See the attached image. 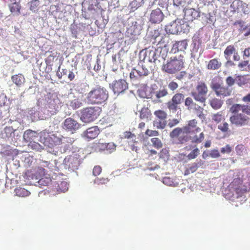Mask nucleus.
I'll return each instance as SVG.
<instances>
[{
	"instance_id": "f257e3e1",
	"label": "nucleus",
	"mask_w": 250,
	"mask_h": 250,
	"mask_svg": "<svg viewBox=\"0 0 250 250\" xmlns=\"http://www.w3.org/2000/svg\"><path fill=\"white\" fill-rule=\"evenodd\" d=\"M146 56L143 60L141 61L138 66L133 68L130 73V78L131 79L137 80L140 77H145L149 74V68L148 65L149 62H154L156 60V53L154 51H150L148 53V58L146 59Z\"/></svg>"
},
{
	"instance_id": "f03ea898",
	"label": "nucleus",
	"mask_w": 250,
	"mask_h": 250,
	"mask_svg": "<svg viewBox=\"0 0 250 250\" xmlns=\"http://www.w3.org/2000/svg\"><path fill=\"white\" fill-rule=\"evenodd\" d=\"M185 57L183 54L170 57L162 67L163 71L170 74H174L185 68Z\"/></svg>"
},
{
	"instance_id": "7ed1b4c3",
	"label": "nucleus",
	"mask_w": 250,
	"mask_h": 250,
	"mask_svg": "<svg viewBox=\"0 0 250 250\" xmlns=\"http://www.w3.org/2000/svg\"><path fill=\"white\" fill-rule=\"evenodd\" d=\"M108 97V92L105 88L97 86L86 94V100L88 104H101L107 100Z\"/></svg>"
},
{
	"instance_id": "20e7f679",
	"label": "nucleus",
	"mask_w": 250,
	"mask_h": 250,
	"mask_svg": "<svg viewBox=\"0 0 250 250\" xmlns=\"http://www.w3.org/2000/svg\"><path fill=\"white\" fill-rule=\"evenodd\" d=\"M101 109L98 106H89L81 110L80 119L84 123H89L96 120L99 116Z\"/></svg>"
},
{
	"instance_id": "39448f33",
	"label": "nucleus",
	"mask_w": 250,
	"mask_h": 250,
	"mask_svg": "<svg viewBox=\"0 0 250 250\" xmlns=\"http://www.w3.org/2000/svg\"><path fill=\"white\" fill-rule=\"evenodd\" d=\"M208 92V88L206 83L204 82H199L196 86V90L191 92V95L196 102L205 106Z\"/></svg>"
},
{
	"instance_id": "423d86ee",
	"label": "nucleus",
	"mask_w": 250,
	"mask_h": 250,
	"mask_svg": "<svg viewBox=\"0 0 250 250\" xmlns=\"http://www.w3.org/2000/svg\"><path fill=\"white\" fill-rule=\"evenodd\" d=\"M210 87L215 94L219 97H228L230 96L232 93V89L227 86H224L222 81L217 82L215 79L211 81Z\"/></svg>"
},
{
	"instance_id": "0eeeda50",
	"label": "nucleus",
	"mask_w": 250,
	"mask_h": 250,
	"mask_svg": "<svg viewBox=\"0 0 250 250\" xmlns=\"http://www.w3.org/2000/svg\"><path fill=\"white\" fill-rule=\"evenodd\" d=\"M187 24L184 21L180 19H176L172 22L166 25L165 30L167 33L171 34H177L182 32H185V27Z\"/></svg>"
},
{
	"instance_id": "6e6552de",
	"label": "nucleus",
	"mask_w": 250,
	"mask_h": 250,
	"mask_svg": "<svg viewBox=\"0 0 250 250\" xmlns=\"http://www.w3.org/2000/svg\"><path fill=\"white\" fill-rule=\"evenodd\" d=\"M60 104V100L57 96L51 95L48 98L45 105L46 113L49 115L55 114L58 109Z\"/></svg>"
},
{
	"instance_id": "1a4fd4ad",
	"label": "nucleus",
	"mask_w": 250,
	"mask_h": 250,
	"mask_svg": "<svg viewBox=\"0 0 250 250\" xmlns=\"http://www.w3.org/2000/svg\"><path fill=\"white\" fill-rule=\"evenodd\" d=\"M184 100V95L180 93L174 94L171 101L167 102V105L170 111L175 112L178 108V105L182 103Z\"/></svg>"
},
{
	"instance_id": "9d476101",
	"label": "nucleus",
	"mask_w": 250,
	"mask_h": 250,
	"mask_svg": "<svg viewBox=\"0 0 250 250\" xmlns=\"http://www.w3.org/2000/svg\"><path fill=\"white\" fill-rule=\"evenodd\" d=\"M187 46L188 42L186 40L175 41L172 45L170 52L173 54L179 53V55L183 54V56H185Z\"/></svg>"
},
{
	"instance_id": "9b49d317",
	"label": "nucleus",
	"mask_w": 250,
	"mask_h": 250,
	"mask_svg": "<svg viewBox=\"0 0 250 250\" xmlns=\"http://www.w3.org/2000/svg\"><path fill=\"white\" fill-rule=\"evenodd\" d=\"M79 158L80 155L78 154H73L65 157L63 163L69 168L77 169L80 164Z\"/></svg>"
},
{
	"instance_id": "f8f14e48",
	"label": "nucleus",
	"mask_w": 250,
	"mask_h": 250,
	"mask_svg": "<svg viewBox=\"0 0 250 250\" xmlns=\"http://www.w3.org/2000/svg\"><path fill=\"white\" fill-rule=\"evenodd\" d=\"M250 119L249 117L242 113L234 114L229 118L231 123L237 126L247 125L249 122Z\"/></svg>"
},
{
	"instance_id": "ddd939ff",
	"label": "nucleus",
	"mask_w": 250,
	"mask_h": 250,
	"mask_svg": "<svg viewBox=\"0 0 250 250\" xmlns=\"http://www.w3.org/2000/svg\"><path fill=\"white\" fill-rule=\"evenodd\" d=\"M225 58L227 60L228 62H232L230 61L231 56H233V60L234 61L240 60V56L233 45H228L224 52Z\"/></svg>"
},
{
	"instance_id": "4468645a",
	"label": "nucleus",
	"mask_w": 250,
	"mask_h": 250,
	"mask_svg": "<svg viewBox=\"0 0 250 250\" xmlns=\"http://www.w3.org/2000/svg\"><path fill=\"white\" fill-rule=\"evenodd\" d=\"M81 125L72 118L66 119L63 123V128L74 133L81 127Z\"/></svg>"
},
{
	"instance_id": "2eb2a0df",
	"label": "nucleus",
	"mask_w": 250,
	"mask_h": 250,
	"mask_svg": "<svg viewBox=\"0 0 250 250\" xmlns=\"http://www.w3.org/2000/svg\"><path fill=\"white\" fill-rule=\"evenodd\" d=\"M112 87L114 93L119 94L124 92L128 88V84L125 80H120L115 81L112 83Z\"/></svg>"
},
{
	"instance_id": "dca6fc26",
	"label": "nucleus",
	"mask_w": 250,
	"mask_h": 250,
	"mask_svg": "<svg viewBox=\"0 0 250 250\" xmlns=\"http://www.w3.org/2000/svg\"><path fill=\"white\" fill-rule=\"evenodd\" d=\"M183 127L186 134H190L194 131H195V133H198L201 131V129L197 126V121L196 119L188 121L187 125Z\"/></svg>"
},
{
	"instance_id": "f3484780",
	"label": "nucleus",
	"mask_w": 250,
	"mask_h": 250,
	"mask_svg": "<svg viewBox=\"0 0 250 250\" xmlns=\"http://www.w3.org/2000/svg\"><path fill=\"white\" fill-rule=\"evenodd\" d=\"M164 17V15L160 9L157 8L151 11L150 15L149 21L152 23H159Z\"/></svg>"
},
{
	"instance_id": "a211bd4d",
	"label": "nucleus",
	"mask_w": 250,
	"mask_h": 250,
	"mask_svg": "<svg viewBox=\"0 0 250 250\" xmlns=\"http://www.w3.org/2000/svg\"><path fill=\"white\" fill-rule=\"evenodd\" d=\"M184 13V19L188 21H192L200 17V13L192 8H185Z\"/></svg>"
},
{
	"instance_id": "6ab92c4d",
	"label": "nucleus",
	"mask_w": 250,
	"mask_h": 250,
	"mask_svg": "<svg viewBox=\"0 0 250 250\" xmlns=\"http://www.w3.org/2000/svg\"><path fill=\"white\" fill-rule=\"evenodd\" d=\"M100 133V130L97 126H94L87 129L83 132V136L87 139H94Z\"/></svg>"
},
{
	"instance_id": "aec40b11",
	"label": "nucleus",
	"mask_w": 250,
	"mask_h": 250,
	"mask_svg": "<svg viewBox=\"0 0 250 250\" xmlns=\"http://www.w3.org/2000/svg\"><path fill=\"white\" fill-rule=\"evenodd\" d=\"M236 83L239 86H243L250 83V75H238L236 77Z\"/></svg>"
},
{
	"instance_id": "412c9836",
	"label": "nucleus",
	"mask_w": 250,
	"mask_h": 250,
	"mask_svg": "<svg viewBox=\"0 0 250 250\" xmlns=\"http://www.w3.org/2000/svg\"><path fill=\"white\" fill-rule=\"evenodd\" d=\"M221 66V62L219 61L217 59H213L209 61L207 67L208 70H214L219 69Z\"/></svg>"
},
{
	"instance_id": "4be33fe9",
	"label": "nucleus",
	"mask_w": 250,
	"mask_h": 250,
	"mask_svg": "<svg viewBox=\"0 0 250 250\" xmlns=\"http://www.w3.org/2000/svg\"><path fill=\"white\" fill-rule=\"evenodd\" d=\"M12 82L17 86H21L25 82V78L21 74L13 75L11 77Z\"/></svg>"
},
{
	"instance_id": "5701e85b",
	"label": "nucleus",
	"mask_w": 250,
	"mask_h": 250,
	"mask_svg": "<svg viewBox=\"0 0 250 250\" xmlns=\"http://www.w3.org/2000/svg\"><path fill=\"white\" fill-rule=\"evenodd\" d=\"M38 134L37 132L30 129L25 131L23 135L24 141H31L38 137Z\"/></svg>"
},
{
	"instance_id": "b1692460",
	"label": "nucleus",
	"mask_w": 250,
	"mask_h": 250,
	"mask_svg": "<svg viewBox=\"0 0 250 250\" xmlns=\"http://www.w3.org/2000/svg\"><path fill=\"white\" fill-rule=\"evenodd\" d=\"M184 134L186 133L184 129V127H176L170 132L169 136L171 138L174 139L177 138L180 135H184Z\"/></svg>"
},
{
	"instance_id": "393cba45",
	"label": "nucleus",
	"mask_w": 250,
	"mask_h": 250,
	"mask_svg": "<svg viewBox=\"0 0 250 250\" xmlns=\"http://www.w3.org/2000/svg\"><path fill=\"white\" fill-rule=\"evenodd\" d=\"M212 121L216 124H218L221 121L225 120V116L223 111H220L216 113L212 114L211 115Z\"/></svg>"
},
{
	"instance_id": "a878e982",
	"label": "nucleus",
	"mask_w": 250,
	"mask_h": 250,
	"mask_svg": "<svg viewBox=\"0 0 250 250\" xmlns=\"http://www.w3.org/2000/svg\"><path fill=\"white\" fill-rule=\"evenodd\" d=\"M10 12L15 15H19L20 14L21 6L19 2H14L9 5Z\"/></svg>"
},
{
	"instance_id": "bb28decb",
	"label": "nucleus",
	"mask_w": 250,
	"mask_h": 250,
	"mask_svg": "<svg viewBox=\"0 0 250 250\" xmlns=\"http://www.w3.org/2000/svg\"><path fill=\"white\" fill-rule=\"evenodd\" d=\"M100 149L104 150H109L110 152L115 149L116 146L114 144L113 142H109L107 143H102L99 146Z\"/></svg>"
},
{
	"instance_id": "cd10ccee",
	"label": "nucleus",
	"mask_w": 250,
	"mask_h": 250,
	"mask_svg": "<svg viewBox=\"0 0 250 250\" xmlns=\"http://www.w3.org/2000/svg\"><path fill=\"white\" fill-rule=\"evenodd\" d=\"M185 105L188 110H195L199 105L195 103L190 97H187L185 101Z\"/></svg>"
},
{
	"instance_id": "c85d7f7f",
	"label": "nucleus",
	"mask_w": 250,
	"mask_h": 250,
	"mask_svg": "<svg viewBox=\"0 0 250 250\" xmlns=\"http://www.w3.org/2000/svg\"><path fill=\"white\" fill-rule=\"evenodd\" d=\"M223 104V102L222 100L215 98H213L209 102L210 105L215 110L220 108Z\"/></svg>"
},
{
	"instance_id": "c756f323",
	"label": "nucleus",
	"mask_w": 250,
	"mask_h": 250,
	"mask_svg": "<svg viewBox=\"0 0 250 250\" xmlns=\"http://www.w3.org/2000/svg\"><path fill=\"white\" fill-rule=\"evenodd\" d=\"M15 193L17 196L20 197H26L30 194L28 190L22 188H16L15 189Z\"/></svg>"
},
{
	"instance_id": "7c9ffc66",
	"label": "nucleus",
	"mask_w": 250,
	"mask_h": 250,
	"mask_svg": "<svg viewBox=\"0 0 250 250\" xmlns=\"http://www.w3.org/2000/svg\"><path fill=\"white\" fill-rule=\"evenodd\" d=\"M16 130H14L12 127H6L4 129V133L6 134V138L9 140H12Z\"/></svg>"
},
{
	"instance_id": "2f4dec72",
	"label": "nucleus",
	"mask_w": 250,
	"mask_h": 250,
	"mask_svg": "<svg viewBox=\"0 0 250 250\" xmlns=\"http://www.w3.org/2000/svg\"><path fill=\"white\" fill-rule=\"evenodd\" d=\"M56 189L58 193L65 192L68 189V185L65 181H61L60 184H58Z\"/></svg>"
},
{
	"instance_id": "473e14b6",
	"label": "nucleus",
	"mask_w": 250,
	"mask_h": 250,
	"mask_svg": "<svg viewBox=\"0 0 250 250\" xmlns=\"http://www.w3.org/2000/svg\"><path fill=\"white\" fill-rule=\"evenodd\" d=\"M50 54L45 59V62L47 65H52L53 62H54L55 59L56 58L57 56V53L56 52L51 51L49 52Z\"/></svg>"
},
{
	"instance_id": "72a5a7b5",
	"label": "nucleus",
	"mask_w": 250,
	"mask_h": 250,
	"mask_svg": "<svg viewBox=\"0 0 250 250\" xmlns=\"http://www.w3.org/2000/svg\"><path fill=\"white\" fill-rule=\"evenodd\" d=\"M190 135V137L194 140V141H202L204 139L205 135L202 130L198 133H195V131H194Z\"/></svg>"
},
{
	"instance_id": "f704fd0d",
	"label": "nucleus",
	"mask_w": 250,
	"mask_h": 250,
	"mask_svg": "<svg viewBox=\"0 0 250 250\" xmlns=\"http://www.w3.org/2000/svg\"><path fill=\"white\" fill-rule=\"evenodd\" d=\"M70 106L73 109H78L82 106V103L80 99L75 98L70 102Z\"/></svg>"
},
{
	"instance_id": "c9c22d12",
	"label": "nucleus",
	"mask_w": 250,
	"mask_h": 250,
	"mask_svg": "<svg viewBox=\"0 0 250 250\" xmlns=\"http://www.w3.org/2000/svg\"><path fill=\"white\" fill-rule=\"evenodd\" d=\"M166 125L167 121L166 120L155 119L153 123L154 126L159 129L164 128Z\"/></svg>"
},
{
	"instance_id": "e433bc0d",
	"label": "nucleus",
	"mask_w": 250,
	"mask_h": 250,
	"mask_svg": "<svg viewBox=\"0 0 250 250\" xmlns=\"http://www.w3.org/2000/svg\"><path fill=\"white\" fill-rule=\"evenodd\" d=\"M155 116L157 117L156 119L159 120H166L167 117V113L162 110H158L154 112V113Z\"/></svg>"
},
{
	"instance_id": "4c0bfd02",
	"label": "nucleus",
	"mask_w": 250,
	"mask_h": 250,
	"mask_svg": "<svg viewBox=\"0 0 250 250\" xmlns=\"http://www.w3.org/2000/svg\"><path fill=\"white\" fill-rule=\"evenodd\" d=\"M162 37L160 36V33L159 30H155L154 34L152 35L151 37V40H154L153 41V43H157L159 44Z\"/></svg>"
},
{
	"instance_id": "58836bf2",
	"label": "nucleus",
	"mask_w": 250,
	"mask_h": 250,
	"mask_svg": "<svg viewBox=\"0 0 250 250\" xmlns=\"http://www.w3.org/2000/svg\"><path fill=\"white\" fill-rule=\"evenodd\" d=\"M204 162L202 160H199L197 163H194L192 164L189 167V168L191 171V173L195 172L198 167L203 165Z\"/></svg>"
},
{
	"instance_id": "ea45409f",
	"label": "nucleus",
	"mask_w": 250,
	"mask_h": 250,
	"mask_svg": "<svg viewBox=\"0 0 250 250\" xmlns=\"http://www.w3.org/2000/svg\"><path fill=\"white\" fill-rule=\"evenodd\" d=\"M242 104H233L230 108V112L234 114H239L240 111H242Z\"/></svg>"
},
{
	"instance_id": "a19ab883",
	"label": "nucleus",
	"mask_w": 250,
	"mask_h": 250,
	"mask_svg": "<svg viewBox=\"0 0 250 250\" xmlns=\"http://www.w3.org/2000/svg\"><path fill=\"white\" fill-rule=\"evenodd\" d=\"M234 25H238V30L241 32H243L246 31V30H248L249 29V25H245V22L242 21H237L235 22Z\"/></svg>"
},
{
	"instance_id": "79ce46f5",
	"label": "nucleus",
	"mask_w": 250,
	"mask_h": 250,
	"mask_svg": "<svg viewBox=\"0 0 250 250\" xmlns=\"http://www.w3.org/2000/svg\"><path fill=\"white\" fill-rule=\"evenodd\" d=\"M169 154L168 150L167 149H163L160 153V158L166 162L169 159Z\"/></svg>"
},
{
	"instance_id": "37998d69",
	"label": "nucleus",
	"mask_w": 250,
	"mask_h": 250,
	"mask_svg": "<svg viewBox=\"0 0 250 250\" xmlns=\"http://www.w3.org/2000/svg\"><path fill=\"white\" fill-rule=\"evenodd\" d=\"M40 1L39 0H33L30 2V9L33 12H36L38 10Z\"/></svg>"
},
{
	"instance_id": "c03bdc74",
	"label": "nucleus",
	"mask_w": 250,
	"mask_h": 250,
	"mask_svg": "<svg viewBox=\"0 0 250 250\" xmlns=\"http://www.w3.org/2000/svg\"><path fill=\"white\" fill-rule=\"evenodd\" d=\"M29 146L35 150L40 151L44 148V146L38 143V142H30Z\"/></svg>"
},
{
	"instance_id": "a18cd8bd",
	"label": "nucleus",
	"mask_w": 250,
	"mask_h": 250,
	"mask_svg": "<svg viewBox=\"0 0 250 250\" xmlns=\"http://www.w3.org/2000/svg\"><path fill=\"white\" fill-rule=\"evenodd\" d=\"M150 112L147 108H142L140 111V117L141 119H144L148 118Z\"/></svg>"
},
{
	"instance_id": "49530a36",
	"label": "nucleus",
	"mask_w": 250,
	"mask_h": 250,
	"mask_svg": "<svg viewBox=\"0 0 250 250\" xmlns=\"http://www.w3.org/2000/svg\"><path fill=\"white\" fill-rule=\"evenodd\" d=\"M194 110L199 118L200 119H205V117L203 113V107L199 105L198 106H197V108Z\"/></svg>"
},
{
	"instance_id": "de8ad7c7",
	"label": "nucleus",
	"mask_w": 250,
	"mask_h": 250,
	"mask_svg": "<svg viewBox=\"0 0 250 250\" xmlns=\"http://www.w3.org/2000/svg\"><path fill=\"white\" fill-rule=\"evenodd\" d=\"M168 94L166 88L160 89L156 93V97L157 98H160L166 96Z\"/></svg>"
},
{
	"instance_id": "09e8293b",
	"label": "nucleus",
	"mask_w": 250,
	"mask_h": 250,
	"mask_svg": "<svg viewBox=\"0 0 250 250\" xmlns=\"http://www.w3.org/2000/svg\"><path fill=\"white\" fill-rule=\"evenodd\" d=\"M199 154V150L198 148L193 149L188 155V159H193L195 158Z\"/></svg>"
},
{
	"instance_id": "8fccbe9b",
	"label": "nucleus",
	"mask_w": 250,
	"mask_h": 250,
	"mask_svg": "<svg viewBox=\"0 0 250 250\" xmlns=\"http://www.w3.org/2000/svg\"><path fill=\"white\" fill-rule=\"evenodd\" d=\"M218 128L221 131L226 132L229 129V125L227 122H224L222 124L219 125Z\"/></svg>"
},
{
	"instance_id": "3c124183",
	"label": "nucleus",
	"mask_w": 250,
	"mask_h": 250,
	"mask_svg": "<svg viewBox=\"0 0 250 250\" xmlns=\"http://www.w3.org/2000/svg\"><path fill=\"white\" fill-rule=\"evenodd\" d=\"M236 82V79H233L231 76L228 77L226 79L227 87H229L233 86Z\"/></svg>"
},
{
	"instance_id": "603ef678",
	"label": "nucleus",
	"mask_w": 250,
	"mask_h": 250,
	"mask_svg": "<svg viewBox=\"0 0 250 250\" xmlns=\"http://www.w3.org/2000/svg\"><path fill=\"white\" fill-rule=\"evenodd\" d=\"M249 62V61H247V60L242 61L238 64V67L241 71L245 70L246 67V66L248 67Z\"/></svg>"
},
{
	"instance_id": "864d4df0",
	"label": "nucleus",
	"mask_w": 250,
	"mask_h": 250,
	"mask_svg": "<svg viewBox=\"0 0 250 250\" xmlns=\"http://www.w3.org/2000/svg\"><path fill=\"white\" fill-rule=\"evenodd\" d=\"M123 136L125 139H131L132 140H135L136 139L135 135L130 131H126L124 132Z\"/></svg>"
},
{
	"instance_id": "5fc2aeb1",
	"label": "nucleus",
	"mask_w": 250,
	"mask_h": 250,
	"mask_svg": "<svg viewBox=\"0 0 250 250\" xmlns=\"http://www.w3.org/2000/svg\"><path fill=\"white\" fill-rule=\"evenodd\" d=\"M109 181L108 178H97L94 180V183L100 185L106 184Z\"/></svg>"
},
{
	"instance_id": "6e6d98bb",
	"label": "nucleus",
	"mask_w": 250,
	"mask_h": 250,
	"mask_svg": "<svg viewBox=\"0 0 250 250\" xmlns=\"http://www.w3.org/2000/svg\"><path fill=\"white\" fill-rule=\"evenodd\" d=\"M242 111L243 113L250 116V104H242Z\"/></svg>"
},
{
	"instance_id": "4d7b16f0",
	"label": "nucleus",
	"mask_w": 250,
	"mask_h": 250,
	"mask_svg": "<svg viewBox=\"0 0 250 250\" xmlns=\"http://www.w3.org/2000/svg\"><path fill=\"white\" fill-rule=\"evenodd\" d=\"M187 3V0H173V4L177 6H185Z\"/></svg>"
},
{
	"instance_id": "13d9d810",
	"label": "nucleus",
	"mask_w": 250,
	"mask_h": 250,
	"mask_svg": "<svg viewBox=\"0 0 250 250\" xmlns=\"http://www.w3.org/2000/svg\"><path fill=\"white\" fill-rule=\"evenodd\" d=\"M180 122V121L177 119H169L168 123V126L172 128L177 125Z\"/></svg>"
},
{
	"instance_id": "bf43d9fd",
	"label": "nucleus",
	"mask_w": 250,
	"mask_h": 250,
	"mask_svg": "<svg viewBox=\"0 0 250 250\" xmlns=\"http://www.w3.org/2000/svg\"><path fill=\"white\" fill-rule=\"evenodd\" d=\"M208 156L212 158H217L220 156V154L218 150L213 149L209 152Z\"/></svg>"
},
{
	"instance_id": "052dcab7",
	"label": "nucleus",
	"mask_w": 250,
	"mask_h": 250,
	"mask_svg": "<svg viewBox=\"0 0 250 250\" xmlns=\"http://www.w3.org/2000/svg\"><path fill=\"white\" fill-rule=\"evenodd\" d=\"M235 191L236 194L237 198H239L242 197L244 193H246V190L245 189L238 188L235 189Z\"/></svg>"
},
{
	"instance_id": "680f3d73",
	"label": "nucleus",
	"mask_w": 250,
	"mask_h": 250,
	"mask_svg": "<svg viewBox=\"0 0 250 250\" xmlns=\"http://www.w3.org/2000/svg\"><path fill=\"white\" fill-rule=\"evenodd\" d=\"M232 151V147L229 145H227L225 147L221 148V152L222 153H229Z\"/></svg>"
},
{
	"instance_id": "e2e57ef3",
	"label": "nucleus",
	"mask_w": 250,
	"mask_h": 250,
	"mask_svg": "<svg viewBox=\"0 0 250 250\" xmlns=\"http://www.w3.org/2000/svg\"><path fill=\"white\" fill-rule=\"evenodd\" d=\"M168 87L170 90L173 91L178 87V84L176 82L171 81L168 83Z\"/></svg>"
},
{
	"instance_id": "0e129e2a",
	"label": "nucleus",
	"mask_w": 250,
	"mask_h": 250,
	"mask_svg": "<svg viewBox=\"0 0 250 250\" xmlns=\"http://www.w3.org/2000/svg\"><path fill=\"white\" fill-rule=\"evenodd\" d=\"M127 33H128V34H130L131 35H132L134 36H137L139 34V31H135V27L134 26H130L127 29Z\"/></svg>"
},
{
	"instance_id": "69168bd1",
	"label": "nucleus",
	"mask_w": 250,
	"mask_h": 250,
	"mask_svg": "<svg viewBox=\"0 0 250 250\" xmlns=\"http://www.w3.org/2000/svg\"><path fill=\"white\" fill-rule=\"evenodd\" d=\"M102 172V168L99 166L94 167L93 169V174L95 176L99 175Z\"/></svg>"
},
{
	"instance_id": "338daca9",
	"label": "nucleus",
	"mask_w": 250,
	"mask_h": 250,
	"mask_svg": "<svg viewBox=\"0 0 250 250\" xmlns=\"http://www.w3.org/2000/svg\"><path fill=\"white\" fill-rule=\"evenodd\" d=\"M187 72L186 71H180L179 74L176 76V78L180 81L183 80L186 76Z\"/></svg>"
},
{
	"instance_id": "774afa93",
	"label": "nucleus",
	"mask_w": 250,
	"mask_h": 250,
	"mask_svg": "<svg viewBox=\"0 0 250 250\" xmlns=\"http://www.w3.org/2000/svg\"><path fill=\"white\" fill-rule=\"evenodd\" d=\"M146 134L149 136H156L158 135V132L155 130L147 129L146 131Z\"/></svg>"
}]
</instances>
